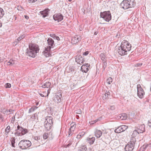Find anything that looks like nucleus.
I'll return each instance as SVG.
<instances>
[{"instance_id":"46","label":"nucleus","mask_w":151,"mask_h":151,"mask_svg":"<svg viewBox=\"0 0 151 151\" xmlns=\"http://www.w3.org/2000/svg\"><path fill=\"white\" fill-rule=\"evenodd\" d=\"M24 17L25 18L27 19H29V17L27 15H25Z\"/></svg>"},{"instance_id":"1","label":"nucleus","mask_w":151,"mask_h":151,"mask_svg":"<svg viewBox=\"0 0 151 151\" xmlns=\"http://www.w3.org/2000/svg\"><path fill=\"white\" fill-rule=\"evenodd\" d=\"M131 45L128 41L124 40L122 41L120 46L119 47L117 52L121 55H127V52L131 50Z\"/></svg>"},{"instance_id":"53","label":"nucleus","mask_w":151,"mask_h":151,"mask_svg":"<svg viewBox=\"0 0 151 151\" xmlns=\"http://www.w3.org/2000/svg\"><path fill=\"white\" fill-rule=\"evenodd\" d=\"M49 93H50V92L48 91V92H47V96H48V95H49Z\"/></svg>"},{"instance_id":"5","label":"nucleus","mask_w":151,"mask_h":151,"mask_svg":"<svg viewBox=\"0 0 151 151\" xmlns=\"http://www.w3.org/2000/svg\"><path fill=\"white\" fill-rule=\"evenodd\" d=\"M19 145L20 147L22 149H24L30 146L31 145V143L30 141L28 140H23L20 142Z\"/></svg>"},{"instance_id":"37","label":"nucleus","mask_w":151,"mask_h":151,"mask_svg":"<svg viewBox=\"0 0 151 151\" xmlns=\"http://www.w3.org/2000/svg\"><path fill=\"white\" fill-rule=\"evenodd\" d=\"M98 119H96L94 121H91L89 122V124H93L95 123L96 122H97L98 121Z\"/></svg>"},{"instance_id":"27","label":"nucleus","mask_w":151,"mask_h":151,"mask_svg":"<svg viewBox=\"0 0 151 151\" xmlns=\"http://www.w3.org/2000/svg\"><path fill=\"white\" fill-rule=\"evenodd\" d=\"M51 85V83L49 82H46L42 86V87L43 88H48Z\"/></svg>"},{"instance_id":"49","label":"nucleus","mask_w":151,"mask_h":151,"mask_svg":"<svg viewBox=\"0 0 151 151\" xmlns=\"http://www.w3.org/2000/svg\"><path fill=\"white\" fill-rule=\"evenodd\" d=\"M9 111V112H10V114L11 113V112H12V110L11 109H9L8 110Z\"/></svg>"},{"instance_id":"42","label":"nucleus","mask_w":151,"mask_h":151,"mask_svg":"<svg viewBox=\"0 0 151 151\" xmlns=\"http://www.w3.org/2000/svg\"><path fill=\"white\" fill-rule=\"evenodd\" d=\"M4 113L5 114H10V112H9V111L8 110H6L4 112Z\"/></svg>"},{"instance_id":"29","label":"nucleus","mask_w":151,"mask_h":151,"mask_svg":"<svg viewBox=\"0 0 151 151\" xmlns=\"http://www.w3.org/2000/svg\"><path fill=\"white\" fill-rule=\"evenodd\" d=\"M4 14V12L3 9L0 7V19L3 17Z\"/></svg>"},{"instance_id":"11","label":"nucleus","mask_w":151,"mask_h":151,"mask_svg":"<svg viewBox=\"0 0 151 151\" xmlns=\"http://www.w3.org/2000/svg\"><path fill=\"white\" fill-rule=\"evenodd\" d=\"M43 55L46 58L51 56V52L50 48H46L45 50L43 52Z\"/></svg>"},{"instance_id":"28","label":"nucleus","mask_w":151,"mask_h":151,"mask_svg":"<svg viewBox=\"0 0 151 151\" xmlns=\"http://www.w3.org/2000/svg\"><path fill=\"white\" fill-rule=\"evenodd\" d=\"M87 140L89 141V142L90 144H92L93 143L95 139L94 137H93L91 138H87Z\"/></svg>"},{"instance_id":"10","label":"nucleus","mask_w":151,"mask_h":151,"mask_svg":"<svg viewBox=\"0 0 151 151\" xmlns=\"http://www.w3.org/2000/svg\"><path fill=\"white\" fill-rule=\"evenodd\" d=\"M121 5L123 9H127L130 8L129 1L128 0H124L121 3Z\"/></svg>"},{"instance_id":"32","label":"nucleus","mask_w":151,"mask_h":151,"mask_svg":"<svg viewBox=\"0 0 151 151\" xmlns=\"http://www.w3.org/2000/svg\"><path fill=\"white\" fill-rule=\"evenodd\" d=\"M10 130V126H8L6 128L5 130V132L6 134H8Z\"/></svg>"},{"instance_id":"40","label":"nucleus","mask_w":151,"mask_h":151,"mask_svg":"<svg viewBox=\"0 0 151 151\" xmlns=\"http://www.w3.org/2000/svg\"><path fill=\"white\" fill-rule=\"evenodd\" d=\"M14 62H12V61L10 60L9 62H8V64L9 65H13L14 64Z\"/></svg>"},{"instance_id":"21","label":"nucleus","mask_w":151,"mask_h":151,"mask_svg":"<svg viewBox=\"0 0 151 151\" xmlns=\"http://www.w3.org/2000/svg\"><path fill=\"white\" fill-rule=\"evenodd\" d=\"M110 96V93L109 91H106L104 95L103 96V99L104 100L108 99Z\"/></svg>"},{"instance_id":"44","label":"nucleus","mask_w":151,"mask_h":151,"mask_svg":"<svg viewBox=\"0 0 151 151\" xmlns=\"http://www.w3.org/2000/svg\"><path fill=\"white\" fill-rule=\"evenodd\" d=\"M73 132H71L70 131H70L68 132V135L69 136H71L72 134V133Z\"/></svg>"},{"instance_id":"30","label":"nucleus","mask_w":151,"mask_h":151,"mask_svg":"<svg viewBox=\"0 0 151 151\" xmlns=\"http://www.w3.org/2000/svg\"><path fill=\"white\" fill-rule=\"evenodd\" d=\"M86 147L84 146H82L78 148V150L81 151H86Z\"/></svg>"},{"instance_id":"26","label":"nucleus","mask_w":151,"mask_h":151,"mask_svg":"<svg viewBox=\"0 0 151 151\" xmlns=\"http://www.w3.org/2000/svg\"><path fill=\"white\" fill-rule=\"evenodd\" d=\"M119 127L121 130V131L122 132L124 131L128 128V127L127 126L125 125H121Z\"/></svg>"},{"instance_id":"4","label":"nucleus","mask_w":151,"mask_h":151,"mask_svg":"<svg viewBox=\"0 0 151 151\" xmlns=\"http://www.w3.org/2000/svg\"><path fill=\"white\" fill-rule=\"evenodd\" d=\"M52 118L51 116H47L45 122L44 126L47 130H50L53 124Z\"/></svg>"},{"instance_id":"52","label":"nucleus","mask_w":151,"mask_h":151,"mask_svg":"<svg viewBox=\"0 0 151 151\" xmlns=\"http://www.w3.org/2000/svg\"><path fill=\"white\" fill-rule=\"evenodd\" d=\"M97 33H97V32H95L94 33V35H97Z\"/></svg>"},{"instance_id":"24","label":"nucleus","mask_w":151,"mask_h":151,"mask_svg":"<svg viewBox=\"0 0 151 151\" xmlns=\"http://www.w3.org/2000/svg\"><path fill=\"white\" fill-rule=\"evenodd\" d=\"M129 7H133L135 6L136 4V3L135 0H130L129 1Z\"/></svg>"},{"instance_id":"6","label":"nucleus","mask_w":151,"mask_h":151,"mask_svg":"<svg viewBox=\"0 0 151 151\" xmlns=\"http://www.w3.org/2000/svg\"><path fill=\"white\" fill-rule=\"evenodd\" d=\"M135 140L133 139V141H131L129 142L125 146V150L126 151H132L134 148Z\"/></svg>"},{"instance_id":"31","label":"nucleus","mask_w":151,"mask_h":151,"mask_svg":"<svg viewBox=\"0 0 151 151\" xmlns=\"http://www.w3.org/2000/svg\"><path fill=\"white\" fill-rule=\"evenodd\" d=\"M112 78L111 77H110L109 78L107 79L106 81V83L108 84H110L112 82Z\"/></svg>"},{"instance_id":"25","label":"nucleus","mask_w":151,"mask_h":151,"mask_svg":"<svg viewBox=\"0 0 151 151\" xmlns=\"http://www.w3.org/2000/svg\"><path fill=\"white\" fill-rule=\"evenodd\" d=\"M120 119L122 120H124L127 118V115L125 113H122L120 114Z\"/></svg>"},{"instance_id":"54","label":"nucleus","mask_w":151,"mask_h":151,"mask_svg":"<svg viewBox=\"0 0 151 151\" xmlns=\"http://www.w3.org/2000/svg\"><path fill=\"white\" fill-rule=\"evenodd\" d=\"M50 36L51 37H53L52 35H52H51V34H50Z\"/></svg>"},{"instance_id":"39","label":"nucleus","mask_w":151,"mask_h":151,"mask_svg":"<svg viewBox=\"0 0 151 151\" xmlns=\"http://www.w3.org/2000/svg\"><path fill=\"white\" fill-rule=\"evenodd\" d=\"M37 0H28V2L30 3H33L36 2Z\"/></svg>"},{"instance_id":"51","label":"nucleus","mask_w":151,"mask_h":151,"mask_svg":"<svg viewBox=\"0 0 151 151\" xmlns=\"http://www.w3.org/2000/svg\"><path fill=\"white\" fill-rule=\"evenodd\" d=\"M2 26V23L0 21V27H1Z\"/></svg>"},{"instance_id":"36","label":"nucleus","mask_w":151,"mask_h":151,"mask_svg":"<svg viewBox=\"0 0 151 151\" xmlns=\"http://www.w3.org/2000/svg\"><path fill=\"white\" fill-rule=\"evenodd\" d=\"M4 86L6 88H10L11 87V85L10 83H7L5 84Z\"/></svg>"},{"instance_id":"16","label":"nucleus","mask_w":151,"mask_h":151,"mask_svg":"<svg viewBox=\"0 0 151 151\" xmlns=\"http://www.w3.org/2000/svg\"><path fill=\"white\" fill-rule=\"evenodd\" d=\"M48 46L47 48H50V49L52 47V46L54 45V41L51 38H49L47 40Z\"/></svg>"},{"instance_id":"14","label":"nucleus","mask_w":151,"mask_h":151,"mask_svg":"<svg viewBox=\"0 0 151 151\" xmlns=\"http://www.w3.org/2000/svg\"><path fill=\"white\" fill-rule=\"evenodd\" d=\"M90 65L87 63L83 64L81 67V70L83 72L86 73L88 70V67Z\"/></svg>"},{"instance_id":"2","label":"nucleus","mask_w":151,"mask_h":151,"mask_svg":"<svg viewBox=\"0 0 151 151\" xmlns=\"http://www.w3.org/2000/svg\"><path fill=\"white\" fill-rule=\"evenodd\" d=\"M27 54L30 57L35 58L37 55V54L38 52L39 48L37 44L34 43H30L29 44V49H27Z\"/></svg>"},{"instance_id":"38","label":"nucleus","mask_w":151,"mask_h":151,"mask_svg":"<svg viewBox=\"0 0 151 151\" xmlns=\"http://www.w3.org/2000/svg\"><path fill=\"white\" fill-rule=\"evenodd\" d=\"M89 53V51H87L83 52V55L86 56Z\"/></svg>"},{"instance_id":"50","label":"nucleus","mask_w":151,"mask_h":151,"mask_svg":"<svg viewBox=\"0 0 151 151\" xmlns=\"http://www.w3.org/2000/svg\"><path fill=\"white\" fill-rule=\"evenodd\" d=\"M40 95L42 97H44V95L42 94V93H40Z\"/></svg>"},{"instance_id":"13","label":"nucleus","mask_w":151,"mask_h":151,"mask_svg":"<svg viewBox=\"0 0 151 151\" xmlns=\"http://www.w3.org/2000/svg\"><path fill=\"white\" fill-rule=\"evenodd\" d=\"M54 19L58 22L61 21L63 19V16L61 14H55L53 16Z\"/></svg>"},{"instance_id":"23","label":"nucleus","mask_w":151,"mask_h":151,"mask_svg":"<svg viewBox=\"0 0 151 151\" xmlns=\"http://www.w3.org/2000/svg\"><path fill=\"white\" fill-rule=\"evenodd\" d=\"M70 125L71 126L70 129V130L71 132H73L76 127V123L75 122H73Z\"/></svg>"},{"instance_id":"45","label":"nucleus","mask_w":151,"mask_h":151,"mask_svg":"<svg viewBox=\"0 0 151 151\" xmlns=\"http://www.w3.org/2000/svg\"><path fill=\"white\" fill-rule=\"evenodd\" d=\"M72 142H69V143L68 144V145H67L66 147V148L67 147H69L71 144H72Z\"/></svg>"},{"instance_id":"20","label":"nucleus","mask_w":151,"mask_h":151,"mask_svg":"<svg viewBox=\"0 0 151 151\" xmlns=\"http://www.w3.org/2000/svg\"><path fill=\"white\" fill-rule=\"evenodd\" d=\"M62 95L60 94L59 95H55L54 99V100L55 102L58 103L60 102L61 101V97Z\"/></svg>"},{"instance_id":"34","label":"nucleus","mask_w":151,"mask_h":151,"mask_svg":"<svg viewBox=\"0 0 151 151\" xmlns=\"http://www.w3.org/2000/svg\"><path fill=\"white\" fill-rule=\"evenodd\" d=\"M48 137V134L47 133H45L43 135V138L44 139H46Z\"/></svg>"},{"instance_id":"47","label":"nucleus","mask_w":151,"mask_h":151,"mask_svg":"<svg viewBox=\"0 0 151 151\" xmlns=\"http://www.w3.org/2000/svg\"><path fill=\"white\" fill-rule=\"evenodd\" d=\"M81 137V135H80L79 134L77 135V138H80Z\"/></svg>"},{"instance_id":"9","label":"nucleus","mask_w":151,"mask_h":151,"mask_svg":"<svg viewBox=\"0 0 151 151\" xmlns=\"http://www.w3.org/2000/svg\"><path fill=\"white\" fill-rule=\"evenodd\" d=\"M17 133L19 136H21L25 134L27 132V129H24L21 127H20L19 125L17 126Z\"/></svg>"},{"instance_id":"7","label":"nucleus","mask_w":151,"mask_h":151,"mask_svg":"<svg viewBox=\"0 0 151 151\" xmlns=\"http://www.w3.org/2000/svg\"><path fill=\"white\" fill-rule=\"evenodd\" d=\"M137 94L139 98L142 99L143 98L145 93L140 84H138L137 86Z\"/></svg>"},{"instance_id":"41","label":"nucleus","mask_w":151,"mask_h":151,"mask_svg":"<svg viewBox=\"0 0 151 151\" xmlns=\"http://www.w3.org/2000/svg\"><path fill=\"white\" fill-rule=\"evenodd\" d=\"M76 113L77 114H81V111L80 110H78L76 111Z\"/></svg>"},{"instance_id":"48","label":"nucleus","mask_w":151,"mask_h":151,"mask_svg":"<svg viewBox=\"0 0 151 151\" xmlns=\"http://www.w3.org/2000/svg\"><path fill=\"white\" fill-rule=\"evenodd\" d=\"M55 38H56V40H58L59 41V40H60V39L59 37H55Z\"/></svg>"},{"instance_id":"8","label":"nucleus","mask_w":151,"mask_h":151,"mask_svg":"<svg viewBox=\"0 0 151 151\" xmlns=\"http://www.w3.org/2000/svg\"><path fill=\"white\" fill-rule=\"evenodd\" d=\"M144 129L142 130L141 129L139 130V129H138L137 130H134L133 132V133L132 135V137H131V140L132 141H133V139H134L136 140L135 137L137 136L139 134V133H143L145 131Z\"/></svg>"},{"instance_id":"55","label":"nucleus","mask_w":151,"mask_h":151,"mask_svg":"<svg viewBox=\"0 0 151 151\" xmlns=\"http://www.w3.org/2000/svg\"><path fill=\"white\" fill-rule=\"evenodd\" d=\"M70 2H71L72 1V0H68Z\"/></svg>"},{"instance_id":"33","label":"nucleus","mask_w":151,"mask_h":151,"mask_svg":"<svg viewBox=\"0 0 151 151\" xmlns=\"http://www.w3.org/2000/svg\"><path fill=\"white\" fill-rule=\"evenodd\" d=\"M15 138L14 137H12L11 139L12 145L13 147H15L14 143H15Z\"/></svg>"},{"instance_id":"17","label":"nucleus","mask_w":151,"mask_h":151,"mask_svg":"<svg viewBox=\"0 0 151 151\" xmlns=\"http://www.w3.org/2000/svg\"><path fill=\"white\" fill-rule=\"evenodd\" d=\"M50 10L48 9H46L43 11L40 12V14L43 17H45L48 15V12Z\"/></svg>"},{"instance_id":"22","label":"nucleus","mask_w":151,"mask_h":151,"mask_svg":"<svg viewBox=\"0 0 151 151\" xmlns=\"http://www.w3.org/2000/svg\"><path fill=\"white\" fill-rule=\"evenodd\" d=\"M100 56L101 60L104 62V64L106 66V65L107 63H106V60L104 54V53H101V54Z\"/></svg>"},{"instance_id":"18","label":"nucleus","mask_w":151,"mask_h":151,"mask_svg":"<svg viewBox=\"0 0 151 151\" xmlns=\"http://www.w3.org/2000/svg\"><path fill=\"white\" fill-rule=\"evenodd\" d=\"M95 135L97 138L100 137L102 135V132L100 130L96 129L94 132Z\"/></svg>"},{"instance_id":"35","label":"nucleus","mask_w":151,"mask_h":151,"mask_svg":"<svg viewBox=\"0 0 151 151\" xmlns=\"http://www.w3.org/2000/svg\"><path fill=\"white\" fill-rule=\"evenodd\" d=\"M115 132L116 133H120L122 132L121 131V130L120 129L119 127L115 130Z\"/></svg>"},{"instance_id":"3","label":"nucleus","mask_w":151,"mask_h":151,"mask_svg":"<svg viewBox=\"0 0 151 151\" xmlns=\"http://www.w3.org/2000/svg\"><path fill=\"white\" fill-rule=\"evenodd\" d=\"M100 16L101 18H103L105 21L107 22H109L111 19V16L110 11L101 12Z\"/></svg>"},{"instance_id":"15","label":"nucleus","mask_w":151,"mask_h":151,"mask_svg":"<svg viewBox=\"0 0 151 151\" xmlns=\"http://www.w3.org/2000/svg\"><path fill=\"white\" fill-rule=\"evenodd\" d=\"M76 61L78 63L81 65L83 63V59L81 55H77L76 58Z\"/></svg>"},{"instance_id":"19","label":"nucleus","mask_w":151,"mask_h":151,"mask_svg":"<svg viewBox=\"0 0 151 151\" xmlns=\"http://www.w3.org/2000/svg\"><path fill=\"white\" fill-rule=\"evenodd\" d=\"M25 37V35H22L20 36L17 39V41H15L13 43V45L14 46L16 45L17 44H18L19 42L21 40H22L24 39Z\"/></svg>"},{"instance_id":"12","label":"nucleus","mask_w":151,"mask_h":151,"mask_svg":"<svg viewBox=\"0 0 151 151\" xmlns=\"http://www.w3.org/2000/svg\"><path fill=\"white\" fill-rule=\"evenodd\" d=\"M81 38L80 37H79L78 35L74 36L72 39L71 43L73 44H75L81 41Z\"/></svg>"},{"instance_id":"43","label":"nucleus","mask_w":151,"mask_h":151,"mask_svg":"<svg viewBox=\"0 0 151 151\" xmlns=\"http://www.w3.org/2000/svg\"><path fill=\"white\" fill-rule=\"evenodd\" d=\"M148 125L151 128V119L148 121Z\"/></svg>"}]
</instances>
